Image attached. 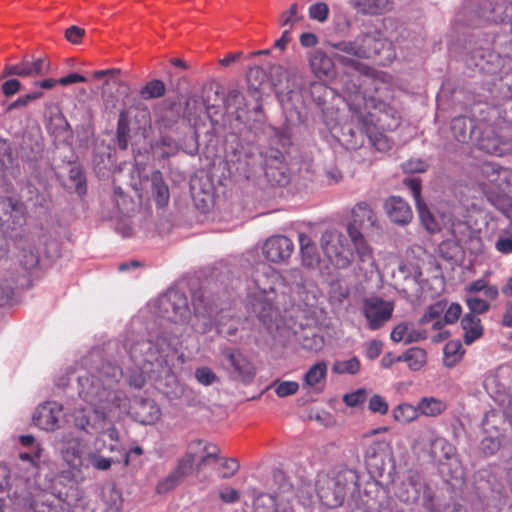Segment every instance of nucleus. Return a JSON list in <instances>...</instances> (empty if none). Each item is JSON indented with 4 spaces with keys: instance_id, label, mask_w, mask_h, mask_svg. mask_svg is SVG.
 I'll return each instance as SVG.
<instances>
[{
    "instance_id": "obj_1",
    "label": "nucleus",
    "mask_w": 512,
    "mask_h": 512,
    "mask_svg": "<svg viewBox=\"0 0 512 512\" xmlns=\"http://www.w3.org/2000/svg\"><path fill=\"white\" fill-rule=\"evenodd\" d=\"M122 377V369L111 363H104L96 374L78 378L79 396L94 408L96 413L111 411L115 401L120 400L114 390Z\"/></svg>"
},
{
    "instance_id": "obj_2",
    "label": "nucleus",
    "mask_w": 512,
    "mask_h": 512,
    "mask_svg": "<svg viewBox=\"0 0 512 512\" xmlns=\"http://www.w3.org/2000/svg\"><path fill=\"white\" fill-rule=\"evenodd\" d=\"M176 339L158 336L155 341L141 339L130 347L132 360L141 369L150 365V371L171 372L178 358Z\"/></svg>"
},
{
    "instance_id": "obj_3",
    "label": "nucleus",
    "mask_w": 512,
    "mask_h": 512,
    "mask_svg": "<svg viewBox=\"0 0 512 512\" xmlns=\"http://www.w3.org/2000/svg\"><path fill=\"white\" fill-rule=\"evenodd\" d=\"M277 273L266 263H258L252 270L247 298L252 312L263 322L275 312L272 295L275 293Z\"/></svg>"
},
{
    "instance_id": "obj_4",
    "label": "nucleus",
    "mask_w": 512,
    "mask_h": 512,
    "mask_svg": "<svg viewBox=\"0 0 512 512\" xmlns=\"http://www.w3.org/2000/svg\"><path fill=\"white\" fill-rule=\"evenodd\" d=\"M359 476L353 469L344 468L335 475H320L316 481V492L321 503L328 508L343 504L346 494L358 487Z\"/></svg>"
},
{
    "instance_id": "obj_5",
    "label": "nucleus",
    "mask_w": 512,
    "mask_h": 512,
    "mask_svg": "<svg viewBox=\"0 0 512 512\" xmlns=\"http://www.w3.org/2000/svg\"><path fill=\"white\" fill-rule=\"evenodd\" d=\"M192 305L196 317L202 318L201 324H195L196 331L200 333L209 332L215 324L219 334L232 336L237 330V321L225 309H217L201 291L195 292L192 297Z\"/></svg>"
},
{
    "instance_id": "obj_6",
    "label": "nucleus",
    "mask_w": 512,
    "mask_h": 512,
    "mask_svg": "<svg viewBox=\"0 0 512 512\" xmlns=\"http://www.w3.org/2000/svg\"><path fill=\"white\" fill-rule=\"evenodd\" d=\"M339 52L335 54V58L343 65L350 66L355 70L364 72L365 66L362 65L356 58H370L378 55L384 48V42L375 40L373 37L367 36L363 40V45L360 46L356 42L342 41L333 45Z\"/></svg>"
},
{
    "instance_id": "obj_7",
    "label": "nucleus",
    "mask_w": 512,
    "mask_h": 512,
    "mask_svg": "<svg viewBox=\"0 0 512 512\" xmlns=\"http://www.w3.org/2000/svg\"><path fill=\"white\" fill-rule=\"evenodd\" d=\"M321 248L336 268H347L352 262V251L348 238L337 230H326L320 238Z\"/></svg>"
},
{
    "instance_id": "obj_8",
    "label": "nucleus",
    "mask_w": 512,
    "mask_h": 512,
    "mask_svg": "<svg viewBox=\"0 0 512 512\" xmlns=\"http://www.w3.org/2000/svg\"><path fill=\"white\" fill-rule=\"evenodd\" d=\"M478 182L487 199L493 202L509 185L512 172L494 162H483L478 168Z\"/></svg>"
},
{
    "instance_id": "obj_9",
    "label": "nucleus",
    "mask_w": 512,
    "mask_h": 512,
    "mask_svg": "<svg viewBox=\"0 0 512 512\" xmlns=\"http://www.w3.org/2000/svg\"><path fill=\"white\" fill-rule=\"evenodd\" d=\"M26 204L15 196H0V230L11 233L21 230L27 222Z\"/></svg>"
},
{
    "instance_id": "obj_10",
    "label": "nucleus",
    "mask_w": 512,
    "mask_h": 512,
    "mask_svg": "<svg viewBox=\"0 0 512 512\" xmlns=\"http://www.w3.org/2000/svg\"><path fill=\"white\" fill-rule=\"evenodd\" d=\"M384 429L377 428L364 435L365 462L372 476L383 475L384 471Z\"/></svg>"
},
{
    "instance_id": "obj_11",
    "label": "nucleus",
    "mask_w": 512,
    "mask_h": 512,
    "mask_svg": "<svg viewBox=\"0 0 512 512\" xmlns=\"http://www.w3.org/2000/svg\"><path fill=\"white\" fill-rule=\"evenodd\" d=\"M227 150L229 161L237 163V169H242L247 178L250 177V171H254L257 165H262V154L257 145L253 143H242L236 141L235 145H230Z\"/></svg>"
},
{
    "instance_id": "obj_12",
    "label": "nucleus",
    "mask_w": 512,
    "mask_h": 512,
    "mask_svg": "<svg viewBox=\"0 0 512 512\" xmlns=\"http://www.w3.org/2000/svg\"><path fill=\"white\" fill-rule=\"evenodd\" d=\"M162 317L173 323L188 319L190 310L186 296L179 291H170L159 300Z\"/></svg>"
},
{
    "instance_id": "obj_13",
    "label": "nucleus",
    "mask_w": 512,
    "mask_h": 512,
    "mask_svg": "<svg viewBox=\"0 0 512 512\" xmlns=\"http://www.w3.org/2000/svg\"><path fill=\"white\" fill-rule=\"evenodd\" d=\"M475 138L478 149L491 155L502 156L511 149L509 142L490 125L479 127Z\"/></svg>"
},
{
    "instance_id": "obj_14",
    "label": "nucleus",
    "mask_w": 512,
    "mask_h": 512,
    "mask_svg": "<svg viewBox=\"0 0 512 512\" xmlns=\"http://www.w3.org/2000/svg\"><path fill=\"white\" fill-rule=\"evenodd\" d=\"M221 357L233 368L236 377L243 383L249 384L256 375L253 363L239 350L225 348L221 351Z\"/></svg>"
},
{
    "instance_id": "obj_15",
    "label": "nucleus",
    "mask_w": 512,
    "mask_h": 512,
    "mask_svg": "<svg viewBox=\"0 0 512 512\" xmlns=\"http://www.w3.org/2000/svg\"><path fill=\"white\" fill-rule=\"evenodd\" d=\"M50 68L49 62L45 58L24 57L19 63L7 64L2 71V78L8 76L33 77L43 75Z\"/></svg>"
},
{
    "instance_id": "obj_16",
    "label": "nucleus",
    "mask_w": 512,
    "mask_h": 512,
    "mask_svg": "<svg viewBox=\"0 0 512 512\" xmlns=\"http://www.w3.org/2000/svg\"><path fill=\"white\" fill-rule=\"evenodd\" d=\"M396 472H390L391 484L395 496L402 502L412 503L419 498L422 487L421 477L417 472L409 471L400 483L395 479Z\"/></svg>"
},
{
    "instance_id": "obj_17",
    "label": "nucleus",
    "mask_w": 512,
    "mask_h": 512,
    "mask_svg": "<svg viewBox=\"0 0 512 512\" xmlns=\"http://www.w3.org/2000/svg\"><path fill=\"white\" fill-rule=\"evenodd\" d=\"M293 251V241L284 235H274L269 237L262 247L265 259L272 263H280L288 260Z\"/></svg>"
},
{
    "instance_id": "obj_18",
    "label": "nucleus",
    "mask_w": 512,
    "mask_h": 512,
    "mask_svg": "<svg viewBox=\"0 0 512 512\" xmlns=\"http://www.w3.org/2000/svg\"><path fill=\"white\" fill-rule=\"evenodd\" d=\"M62 417V406L56 402H47L37 408L33 423L40 429L50 431L58 427Z\"/></svg>"
},
{
    "instance_id": "obj_19",
    "label": "nucleus",
    "mask_w": 512,
    "mask_h": 512,
    "mask_svg": "<svg viewBox=\"0 0 512 512\" xmlns=\"http://www.w3.org/2000/svg\"><path fill=\"white\" fill-rule=\"evenodd\" d=\"M421 438L429 442V455L433 461L441 463L454 455L455 448L445 438L436 435L434 430L426 429Z\"/></svg>"
},
{
    "instance_id": "obj_20",
    "label": "nucleus",
    "mask_w": 512,
    "mask_h": 512,
    "mask_svg": "<svg viewBox=\"0 0 512 512\" xmlns=\"http://www.w3.org/2000/svg\"><path fill=\"white\" fill-rule=\"evenodd\" d=\"M130 409L135 421L144 425L154 424L161 416L159 406L151 399H135Z\"/></svg>"
},
{
    "instance_id": "obj_21",
    "label": "nucleus",
    "mask_w": 512,
    "mask_h": 512,
    "mask_svg": "<svg viewBox=\"0 0 512 512\" xmlns=\"http://www.w3.org/2000/svg\"><path fill=\"white\" fill-rule=\"evenodd\" d=\"M405 184L408 186V188L412 192V195L415 199L417 211H418V214H419L422 224L425 226V228L428 231H430V232L436 231L438 228L437 222L435 221L433 215L430 213L426 204L421 200L420 182L416 179H409V180H405Z\"/></svg>"
},
{
    "instance_id": "obj_22",
    "label": "nucleus",
    "mask_w": 512,
    "mask_h": 512,
    "mask_svg": "<svg viewBox=\"0 0 512 512\" xmlns=\"http://www.w3.org/2000/svg\"><path fill=\"white\" fill-rule=\"evenodd\" d=\"M352 222L348 227H353L354 233L359 232V229H370L375 226L376 216L370 206L365 202L357 203L352 211Z\"/></svg>"
},
{
    "instance_id": "obj_23",
    "label": "nucleus",
    "mask_w": 512,
    "mask_h": 512,
    "mask_svg": "<svg viewBox=\"0 0 512 512\" xmlns=\"http://www.w3.org/2000/svg\"><path fill=\"white\" fill-rule=\"evenodd\" d=\"M426 359L427 355L424 349L413 347L399 356H395L392 353H386V366L395 362L403 361L408 364V367L411 370L418 371L426 363Z\"/></svg>"
},
{
    "instance_id": "obj_24",
    "label": "nucleus",
    "mask_w": 512,
    "mask_h": 512,
    "mask_svg": "<svg viewBox=\"0 0 512 512\" xmlns=\"http://www.w3.org/2000/svg\"><path fill=\"white\" fill-rule=\"evenodd\" d=\"M386 213L392 222L400 225H406L412 219L410 206L400 197H390L386 201Z\"/></svg>"
},
{
    "instance_id": "obj_25",
    "label": "nucleus",
    "mask_w": 512,
    "mask_h": 512,
    "mask_svg": "<svg viewBox=\"0 0 512 512\" xmlns=\"http://www.w3.org/2000/svg\"><path fill=\"white\" fill-rule=\"evenodd\" d=\"M63 460L74 470L80 471L83 465V447L77 438L66 440L61 449Z\"/></svg>"
},
{
    "instance_id": "obj_26",
    "label": "nucleus",
    "mask_w": 512,
    "mask_h": 512,
    "mask_svg": "<svg viewBox=\"0 0 512 512\" xmlns=\"http://www.w3.org/2000/svg\"><path fill=\"white\" fill-rule=\"evenodd\" d=\"M203 449V441L202 440H194L188 444L187 452L183 458L178 461L176 469L173 471L180 478L189 474L193 465L197 459V456L200 454Z\"/></svg>"
},
{
    "instance_id": "obj_27",
    "label": "nucleus",
    "mask_w": 512,
    "mask_h": 512,
    "mask_svg": "<svg viewBox=\"0 0 512 512\" xmlns=\"http://www.w3.org/2000/svg\"><path fill=\"white\" fill-rule=\"evenodd\" d=\"M364 315L371 329L380 328L384 323V300L381 298L366 299L364 302Z\"/></svg>"
},
{
    "instance_id": "obj_28",
    "label": "nucleus",
    "mask_w": 512,
    "mask_h": 512,
    "mask_svg": "<svg viewBox=\"0 0 512 512\" xmlns=\"http://www.w3.org/2000/svg\"><path fill=\"white\" fill-rule=\"evenodd\" d=\"M310 66L314 75L319 79L332 77L335 72L333 60L320 50L311 55Z\"/></svg>"
},
{
    "instance_id": "obj_29",
    "label": "nucleus",
    "mask_w": 512,
    "mask_h": 512,
    "mask_svg": "<svg viewBox=\"0 0 512 512\" xmlns=\"http://www.w3.org/2000/svg\"><path fill=\"white\" fill-rule=\"evenodd\" d=\"M34 512H70L67 505L52 493H42L40 499L33 500L31 504Z\"/></svg>"
},
{
    "instance_id": "obj_30",
    "label": "nucleus",
    "mask_w": 512,
    "mask_h": 512,
    "mask_svg": "<svg viewBox=\"0 0 512 512\" xmlns=\"http://www.w3.org/2000/svg\"><path fill=\"white\" fill-rule=\"evenodd\" d=\"M152 196L157 207H166L169 203L170 193L164 181L163 174L159 170L151 173Z\"/></svg>"
},
{
    "instance_id": "obj_31",
    "label": "nucleus",
    "mask_w": 512,
    "mask_h": 512,
    "mask_svg": "<svg viewBox=\"0 0 512 512\" xmlns=\"http://www.w3.org/2000/svg\"><path fill=\"white\" fill-rule=\"evenodd\" d=\"M461 327L464 331V342L467 345L472 344L483 334L481 321L476 315H473V313H467L464 315L461 320Z\"/></svg>"
},
{
    "instance_id": "obj_32",
    "label": "nucleus",
    "mask_w": 512,
    "mask_h": 512,
    "mask_svg": "<svg viewBox=\"0 0 512 512\" xmlns=\"http://www.w3.org/2000/svg\"><path fill=\"white\" fill-rule=\"evenodd\" d=\"M328 367L326 362L320 361L312 365L303 376V386L317 389L324 385L327 377Z\"/></svg>"
},
{
    "instance_id": "obj_33",
    "label": "nucleus",
    "mask_w": 512,
    "mask_h": 512,
    "mask_svg": "<svg viewBox=\"0 0 512 512\" xmlns=\"http://www.w3.org/2000/svg\"><path fill=\"white\" fill-rule=\"evenodd\" d=\"M451 131L453 137L461 143H465L473 135L476 136L477 130H473V122L466 117H455L451 122Z\"/></svg>"
},
{
    "instance_id": "obj_34",
    "label": "nucleus",
    "mask_w": 512,
    "mask_h": 512,
    "mask_svg": "<svg viewBox=\"0 0 512 512\" xmlns=\"http://www.w3.org/2000/svg\"><path fill=\"white\" fill-rule=\"evenodd\" d=\"M130 138V117L127 110H121L116 128V143L119 149L126 150Z\"/></svg>"
},
{
    "instance_id": "obj_35",
    "label": "nucleus",
    "mask_w": 512,
    "mask_h": 512,
    "mask_svg": "<svg viewBox=\"0 0 512 512\" xmlns=\"http://www.w3.org/2000/svg\"><path fill=\"white\" fill-rule=\"evenodd\" d=\"M102 502L104 512H121L123 507V496L115 486H110L102 491Z\"/></svg>"
},
{
    "instance_id": "obj_36",
    "label": "nucleus",
    "mask_w": 512,
    "mask_h": 512,
    "mask_svg": "<svg viewBox=\"0 0 512 512\" xmlns=\"http://www.w3.org/2000/svg\"><path fill=\"white\" fill-rule=\"evenodd\" d=\"M447 408V404L434 397H424L418 403L419 413L429 417H435L442 414Z\"/></svg>"
},
{
    "instance_id": "obj_37",
    "label": "nucleus",
    "mask_w": 512,
    "mask_h": 512,
    "mask_svg": "<svg viewBox=\"0 0 512 512\" xmlns=\"http://www.w3.org/2000/svg\"><path fill=\"white\" fill-rule=\"evenodd\" d=\"M443 314L442 319H438L432 324L433 330H441L444 326L457 322L462 314V307L458 303H451L449 306L447 305Z\"/></svg>"
},
{
    "instance_id": "obj_38",
    "label": "nucleus",
    "mask_w": 512,
    "mask_h": 512,
    "mask_svg": "<svg viewBox=\"0 0 512 512\" xmlns=\"http://www.w3.org/2000/svg\"><path fill=\"white\" fill-rule=\"evenodd\" d=\"M464 355V349L459 340H451L444 347V362L447 367L456 365Z\"/></svg>"
},
{
    "instance_id": "obj_39",
    "label": "nucleus",
    "mask_w": 512,
    "mask_h": 512,
    "mask_svg": "<svg viewBox=\"0 0 512 512\" xmlns=\"http://www.w3.org/2000/svg\"><path fill=\"white\" fill-rule=\"evenodd\" d=\"M166 93V86L163 81L153 79L147 82L139 91L142 99L150 100L164 96Z\"/></svg>"
},
{
    "instance_id": "obj_40",
    "label": "nucleus",
    "mask_w": 512,
    "mask_h": 512,
    "mask_svg": "<svg viewBox=\"0 0 512 512\" xmlns=\"http://www.w3.org/2000/svg\"><path fill=\"white\" fill-rule=\"evenodd\" d=\"M447 307V301L440 300L427 307L425 313L419 320L420 325H425L430 322H435L438 319H442V314Z\"/></svg>"
},
{
    "instance_id": "obj_41",
    "label": "nucleus",
    "mask_w": 512,
    "mask_h": 512,
    "mask_svg": "<svg viewBox=\"0 0 512 512\" xmlns=\"http://www.w3.org/2000/svg\"><path fill=\"white\" fill-rule=\"evenodd\" d=\"M197 458H199V461L196 464L195 470L200 472L205 465L209 464L211 461H216L219 458V449L217 446L203 441V449Z\"/></svg>"
},
{
    "instance_id": "obj_42",
    "label": "nucleus",
    "mask_w": 512,
    "mask_h": 512,
    "mask_svg": "<svg viewBox=\"0 0 512 512\" xmlns=\"http://www.w3.org/2000/svg\"><path fill=\"white\" fill-rule=\"evenodd\" d=\"M20 265L25 270H32L39 265L40 256L35 247L28 246L27 248H23L21 250L19 256Z\"/></svg>"
},
{
    "instance_id": "obj_43",
    "label": "nucleus",
    "mask_w": 512,
    "mask_h": 512,
    "mask_svg": "<svg viewBox=\"0 0 512 512\" xmlns=\"http://www.w3.org/2000/svg\"><path fill=\"white\" fill-rule=\"evenodd\" d=\"M418 405L413 406L408 403L400 404L394 410V417L397 421L402 423H408L415 420L419 415Z\"/></svg>"
},
{
    "instance_id": "obj_44",
    "label": "nucleus",
    "mask_w": 512,
    "mask_h": 512,
    "mask_svg": "<svg viewBox=\"0 0 512 512\" xmlns=\"http://www.w3.org/2000/svg\"><path fill=\"white\" fill-rule=\"evenodd\" d=\"M155 149H162L161 157L168 158L175 155L179 145L175 139L168 135H162L154 144Z\"/></svg>"
},
{
    "instance_id": "obj_45",
    "label": "nucleus",
    "mask_w": 512,
    "mask_h": 512,
    "mask_svg": "<svg viewBox=\"0 0 512 512\" xmlns=\"http://www.w3.org/2000/svg\"><path fill=\"white\" fill-rule=\"evenodd\" d=\"M501 443V435L496 431L495 434L487 435L482 439L480 449L486 456H490L500 449Z\"/></svg>"
},
{
    "instance_id": "obj_46",
    "label": "nucleus",
    "mask_w": 512,
    "mask_h": 512,
    "mask_svg": "<svg viewBox=\"0 0 512 512\" xmlns=\"http://www.w3.org/2000/svg\"><path fill=\"white\" fill-rule=\"evenodd\" d=\"M348 233L362 261L371 258V250L360 232L354 233L353 227H348Z\"/></svg>"
},
{
    "instance_id": "obj_47",
    "label": "nucleus",
    "mask_w": 512,
    "mask_h": 512,
    "mask_svg": "<svg viewBox=\"0 0 512 512\" xmlns=\"http://www.w3.org/2000/svg\"><path fill=\"white\" fill-rule=\"evenodd\" d=\"M353 7L362 14L376 15L382 10L381 0H354Z\"/></svg>"
},
{
    "instance_id": "obj_48",
    "label": "nucleus",
    "mask_w": 512,
    "mask_h": 512,
    "mask_svg": "<svg viewBox=\"0 0 512 512\" xmlns=\"http://www.w3.org/2000/svg\"><path fill=\"white\" fill-rule=\"evenodd\" d=\"M360 370V361L356 357H352L348 360L337 361L333 365V372L337 374H356Z\"/></svg>"
},
{
    "instance_id": "obj_49",
    "label": "nucleus",
    "mask_w": 512,
    "mask_h": 512,
    "mask_svg": "<svg viewBox=\"0 0 512 512\" xmlns=\"http://www.w3.org/2000/svg\"><path fill=\"white\" fill-rule=\"evenodd\" d=\"M69 179L73 182L75 191L79 195L86 193V178L83 170L79 166L71 167L69 171Z\"/></svg>"
},
{
    "instance_id": "obj_50",
    "label": "nucleus",
    "mask_w": 512,
    "mask_h": 512,
    "mask_svg": "<svg viewBox=\"0 0 512 512\" xmlns=\"http://www.w3.org/2000/svg\"><path fill=\"white\" fill-rule=\"evenodd\" d=\"M308 14L310 19L324 23L329 17V7L325 2H317L309 7Z\"/></svg>"
},
{
    "instance_id": "obj_51",
    "label": "nucleus",
    "mask_w": 512,
    "mask_h": 512,
    "mask_svg": "<svg viewBox=\"0 0 512 512\" xmlns=\"http://www.w3.org/2000/svg\"><path fill=\"white\" fill-rule=\"evenodd\" d=\"M194 376L198 383L204 386H210L219 380L213 370L206 366L196 368Z\"/></svg>"
},
{
    "instance_id": "obj_52",
    "label": "nucleus",
    "mask_w": 512,
    "mask_h": 512,
    "mask_svg": "<svg viewBox=\"0 0 512 512\" xmlns=\"http://www.w3.org/2000/svg\"><path fill=\"white\" fill-rule=\"evenodd\" d=\"M274 390L278 397L284 398L296 394L299 390V384L296 381H276Z\"/></svg>"
},
{
    "instance_id": "obj_53",
    "label": "nucleus",
    "mask_w": 512,
    "mask_h": 512,
    "mask_svg": "<svg viewBox=\"0 0 512 512\" xmlns=\"http://www.w3.org/2000/svg\"><path fill=\"white\" fill-rule=\"evenodd\" d=\"M302 264L308 268L316 267L320 262V255L316 244L300 251Z\"/></svg>"
},
{
    "instance_id": "obj_54",
    "label": "nucleus",
    "mask_w": 512,
    "mask_h": 512,
    "mask_svg": "<svg viewBox=\"0 0 512 512\" xmlns=\"http://www.w3.org/2000/svg\"><path fill=\"white\" fill-rule=\"evenodd\" d=\"M299 6L297 3H293L288 10L284 11L279 17V24L281 26H292L296 22L302 19L298 15Z\"/></svg>"
},
{
    "instance_id": "obj_55",
    "label": "nucleus",
    "mask_w": 512,
    "mask_h": 512,
    "mask_svg": "<svg viewBox=\"0 0 512 512\" xmlns=\"http://www.w3.org/2000/svg\"><path fill=\"white\" fill-rule=\"evenodd\" d=\"M466 303L470 309L469 313H473V315L476 316L478 314L486 313L490 308V305L486 300L481 299L477 296H468L466 299Z\"/></svg>"
},
{
    "instance_id": "obj_56",
    "label": "nucleus",
    "mask_w": 512,
    "mask_h": 512,
    "mask_svg": "<svg viewBox=\"0 0 512 512\" xmlns=\"http://www.w3.org/2000/svg\"><path fill=\"white\" fill-rule=\"evenodd\" d=\"M180 480L181 478L172 472L157 484L156 490L159 494L167 493L173 490L179 484Z\"/></svg>"
},
{
    "instance_id": "obj_57",
    "label": "nucleus",
    "mask_w": 512,
    "mask_h": 512,
    "mask_svg": "<svg viewBox=\"0 0 512 512\" xmlns=\"http://www.w3.org/2000/svg\"><path fill=\"white\" fill-rule=\"evenodd\" d=\"M366 398H367L366 390L363 388H360V389H357L356 391L346 394L344 396L343 400L347 406L356 407L359 404L364 403Z\"/></svg>"
},
{
    "instance_id": "obj_58",
    "label": "nucleus",
    "mask_w": 512,
    "mask_h": 512,
    "mask_svg": "<svg viewBox=\"0 0 512 512\" xmlns=\"http://www.w3.org/2000/svg\"><path fill=\"white\" fill-rule=\"evenodd\" d=\"M221 466L223 471L220 473V477L222 479H228L233 477L239 471L240 468L239 462L234 458L224 459Z\"/></svg>"
},
{
    "instance_id": "obj_59",
    "label": "nucleus",
    "mask_w": 512,
    "mask_h": 512,
    "mask_svg": "<svg viewBox=\"0 0 512 512\" xmlns=\"http://www.w3.org/2000/svg\"><path fill=\"white\" fill-rule=\"evenodd\" d=\"M427 163L421 159H411L402 164L406 173H422L427 170Z\"/></svg>"
},
{
    "instance_id": "obj_60",
    "label": "nucleus",
    "mask_w": 512,
    "mask_h": 512,
    "mask_svg": "<svg viewBox=\"0 0 512 512\" xmlns=\"http://www.w3.org/2000/svg\"><path fill=\"white\" fill-rule=\"evenodd\" d=\"M42 95H43V93L41 91L33 92V93H30V94L23 95V96L19 97L18 99H16L14 102H12L8 106L7 110L8 111H12V110L17 109L19 107L27 106L31 101L36 100V99L42 97Z\"/></svg>"
},
{
    "instance_id": "obj_61",
    "label": "nucleus",
    "mask_w": 512,
    "mask_h": 512,
    "mask_svg": "<svg viewBox=\"0 0 512 512\" xmlns=\"http://www.w3.org/2000/svg\"><path fill=\"white\" fill-rule=\"evenodd\" d=\"M401 123L399 111L392 107H386V130H394Z\"/></svg>"
},
{
    "instance_id": "obj_62",
    "label": "nucleus",
    "mask_w": 512,
    "mask_h": 512,
    "mask_svg": "<svg viewBox=\"0 0 512 512\" xmlns=\"http://www.w3.org/2000/svg\"><path fill=\"white\" fill-rule=\"evenodd\" d=\"M85 35V30L78 26L72 25L65 31V38L72 44H79Z\"/></svg>"
},
{
    "instance_id": "obj_63",
    "label": "nucleus",
    "mask_w": 512,
    "mask_h": 512,
    "mask_svg": "<svg viewBox=\"0 0 512 512\" xmlns=\"http://www.w3.org/2000/svg\"><path fill=\"white\" fill-rule=\"evenodd\" d=\"M219 497L223 503L234 504L240 500V493L231 487H226L219 492Z\"/></svg>"
},
{
    "instance_id": "obj_64",
    "label": "nucleus",
    "mask_w": 512,
    "mask_h": 512,
    "mask_svg": "<svg viewBox=\"0 0 512 512\" xmlns=\"http://www.w3.org/2000/svg\"><path fill=\"white\" fill-rule=\"evenodd\" d=\"M1 90H2V93L6 97H11V96H13L14 94L18 93L21 90V83H20L19 80L14 79V78L6 80L1 85Z\"/></svg>"
}]
</instances>
